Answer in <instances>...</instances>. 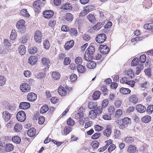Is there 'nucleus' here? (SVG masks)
I'll use <instances>...</instances> for the list:
<instances>
[{
    "label": "nucleus",
    "instance_id": "f257e3e1",
    "mask_svg": "<svg viewBox=\"0 0 153 153\" xmlns=\"http://www.w3.org/2000/svg\"><path fill=\"white\" fill-rule=\"evenodd\" d=\"M16 118L19 121L24 122L26 119L25 113L22 111H19L17 114Z\"/></svg>",
    "mask_w": 153,
    "mask_h": 153
},
{
    "label": "nucleus",
    "instance_id": "f03ea898",
    "mask_svg": "<svg viewBox=\"0 0 153 153\" xmlns=\"http://www.w3.org/2000/svg\"><path fill=\"white\" fill-rule=\"evenodd\" d=\"M25 23V22L24 20L21 19L19 20L16 23V27L17 28L24 32L26 29Z\"/></svg>",
    "mask_w": 153,
    "mask_h": 153
},
{
    "label": "nucleus",
    "instance_id": "7ed1b4c3",
    "mask_svg": "<svg viewBox=\"0 0 153 153\" xmlns=\"http://www.w3.org/2000/svg\"><path fill=\"white\" fill-rule=\"evenodd\" d=\"M106 39V36L104 33L98 34L96 37V41L99 43H102L104 42Z\"/></svg>",
    "mask_w": 153,
    "mask_h": 153
},
{
    "label": "nucleus",
    "instance_id": "20e7f679",
    "mask_svg": "<svg viewBox=\"0 0 153 153\" xmlns=\"http://www.w3.org/2000/svg\"><path fill=\"white\" fill-rule=\"evenodd\" d=\"M20 89L23 92H28L30 91V87L28 84L23 83L20 85Z\"/></svg>",
    "mask_w": 153,
    "mask_h": 153
},
{
    "label": "nucleus",
    "instance_id": "39448f33",
    "mask_svg": "<svg viewBox=\"0 0 153 153\" xmlns=\"http://www.w3.org/2000/svg\"><path fill=\"white\" fill-rule=\"evenodd\" d=\"M100 51L102 55H106L109 52V47L106 45H100Z\"/></svg>",
    "mask_w": 153,
    "mask_h": 153
},
{
    "label": "nucleus",
    "instance_id": "423d86ee",
    "mask_svg": "<svg viewBox=\"0 0 153 153\" xmlns=\"http://www.w3.org/2000/svg\"><path fill=\"white\" fill-rule=\"evenodd\" d=\"M42 35L41 32L39 31H36L34 33V39L36 42L40 43L42 41Z\"/></svg>",
    "mask_w": 153,
    "mask_h": 153
},
{
    "label": "nucleus",
    "instance_id": "0eeeda50",
    "mask_svg": "<svg viewBox=\"0 0 153 153\" xmlns=\"http://www.w3.org/2000/svg\"><path fill=\"white\" fill-rule=\"evenodd\" d=\"M41 1L40 0H37L35 1L33 4L34 10L35 12H39L41 9L40 4Z\"/></svg>",
    "mask_w": 153,
    "mask_h": 153
},
{
    "label": "nucleus",
    "instance_id": "6e6552de",
    "mask_svg": "<svg viewBox=\"0 0 153 153\" xmlns=\"http://www.w3.org/2000/svg\"><path fill=\"white\" fill-rule=\"evenodd\" d=\"M74 44V41L73 40H71L67 42L65 44L64 48L66 51L72 48Z\"/></svg>",
    "mask_w": 153,
    "mask_h": 153
},
{
    "label": "nucleus",
    "instance_id": "1a4fd4ad",
    "mask_svg": "<svg viewBox=\"0 0 153 153\" xmlns=\"http://www.w3.org/2000/svg\"><path fill=\"white\" fill-rule=\"evenodd\" d=\"M37 98V95L33 92L29 93L27 97L28 100L30 102L34 101Z\"/></svg>",
    "mask_w": 153,
    "mask_h": 153
},
{
    "label": "nucleus",
    "instance_id": "9d476101",
    "mask_svg": "<svg viewBox=\"0 0 153 153\" xmlns=\"http://www.w3.org/2000/svg\"><path fill=\"white\" fill-rule=\"evenodd\" d=\"M91 9V6H86L84 7L83 10L80 13V16L83 17L89 13Z\"/></svg>",
    "mask_w": 153,
    "mask_h": 153
},
{
    "label": "nucleus",
    "instance_id": "9b49d317",
    "mask_svg": "<svg viewBox=\"0 0 153 153\" xmlns=\"http://www.w3.org/2000/svg\"><path fill=\"white\" fill-rule=\"evenodd\" d=\"M53 12L51 10H47L44 11L43 13L44 16L46 19H50L53 16Z\"/></svg>",
    "mask_w": 153,
    "mask_h": 153
},
{
    "label": "nucleus",
    "instance_id": "f8f14e48",
    "mask_svg": "<svg viewBox=\"0 0 153 153\" xmlns=\"http://www.w3.org/2000/svg\"><path fill=\"white\" fill-rule=\"evenodd\" d=\"M136 110L137 112L139 113H143L146 110V108L144 106L141 104H138L136 106Z\"/></svg>",
    "mask_w": 153,
    "mask_h": 153
},
{
    "label": "nucleus",
    "instance_id": "ddd939ff",
    "mask_svg": "<svg viewBox=\"0 0 153 153\" xmlns=\"http://www.w3.org/2000/svg\"><path fill=\"white\" fill-rule=\"evenodd\" d=\"M19 107L21 109H26L30 107V104L28 102H23L20 103Z\"/></svg>",
    "mask_w": 153,
    "mask_h": 153
},
{
    "label": "nucleus",
    "instance_id": "4468645a",
    "mask_svg": "<svg viewBox=\"0 0 153 153\" xmlns=\"http://www.w3.org/2000/svg\"><path fill=\"white\" fill-rule=\"evenodd\" d=\"M58 91L59 94L61 96H65L67 93L65 89L62 86H60L59 88Z\"/></svg>",
    "mask_w": 153,
    "mask_h": 153
},
{
    "label": "nucleus",
    "instance_id": "2eb2a0df",
    "mask_svg": "<svg viewBox=\"0 0 153 153\" xmlns=\"http://www.w3.org/2000/svg\"><path fill=\"white\" fill-rule=\"evenodd\" d=\"M96 65L95 62L91 60L88 62L86 66L88 68L91 69L95 67Z\"/></svg>",
    "mask_w": 153,
    "mask_h": 153
},
{
    "label": "nucleus",
    "instance_id": "dca6fc26",
    "mask_svg": "<svg viewBox=\"0 0 153 153\" xmlns=\"http://www.w3.org/2000/svg\"><path fill=\"white\" fill-rule=\"evenodd\" d=\"M129 78L126 76L123 77L120 80V82L121 83H125L128 85H130L132 82L129 80Z\"/></svg>",
    "mask_w": 153,
    "mask_h": 153
},
{
    "label": "nucleus",
    "instance_id": "f3484780",
    "mask_svg": "<svg viewBox=\"0 0 153 153\" xmlns=\"http://www.w3.org/2000/svg\"><path fill=\"white\" fill-rule=\"evenodd\" d=\"M127 151L128 153H136V148L133 145H130L128 147Z\"/></svg>",
    "mask_w": 153,
    "mask_h": 153
},
{
    "label": "nucleus",
    "instance_id": "a211bd4d",
    "mask_svg": "<svg viewBox=\"0 0 153 153\" xmlns=\"http://www.w3.org/2000/svg\"><path fill=\"white\" fill-rule=\"evenodd\" d=\"M64 19L67 21L71 22L73 19V15L70 13H66L64 17Z\"/></svg>",
    "mask_w": 153,
    "mask_h": 153
},
{
    "label": "nucleus",
    "instance_id": "6ab92c4d",
    "mask_svg": "<svg viewBox=\"0 0 153 153\" xmlns=\"http://www.w3.org/2000/svg\"><path fill=\"white\" fill-rule=\"evenodd\" d=\"M18 51L21 55H24L26 52V49L25 46L23 45H20L18 48Z\"/></svg>",
    "mask_w": 153,
    "mask_h": 153
},
{
    "label": "nucleus",
    "instance_id": "aec40b11",
    "mask_svg": "<svg viewBox=\"0 0 153 153\" xmlns=\"http://www.w3.org/2000/svg\"><path fill=\"white\" fill-rule=\"evenodd\" d=\"M72 7L71 4H65L61 7V9L63 10L68 11V10H71Z\"/></svg>",
    "mask_w": 153,
    "mask_h": 153
},
{
    "label": "nucleus",
    "instance_id": "412c9836",
    "mask_svg": "<svg viewBox=\"0 0 153 153\" xmlns=\"http://www.w3.org/2000/svg\"><path fill=\"white\" fill-rule=\"evenodd\" d=\"M95 51V49L94 46L93 45H91L89 47L86 51V53H89L91 55L93 56V54Z\"/></svg>",
    "mask_w": 153,
    "mask_h": 153
},
{
    "label": "nucleus",
    "instance_id": "4be33fe9",
    "mask_svg": "<svg viewBox=\"0 0 153 153\" xmlns=\"http://www.w3.org/2000/svg\"><path fill=\"white\" fill-rule=\"evenodd\" d=\"M2 114L3 118L6 121L9 120L11 117L10 114L7 111H4Z\"/></svg>",
    "mask_w": 153,
    "mask_h": 153
},
{
    "label": "nucleus",
    "instance_id": "5701e85b",
    "mask_svg": "<svg viewBox=\"0 0 153 153\" xmlns=\"http://www.w3.org/2000/svg\"><path fill=\"white\" fill-rule=\"evenodd\" d=\"M141 120L143 122L145 123H147L151 121V117L149 115H146L142 117Z\"/></svg>",
    "mask_w": 153,
    "mask_h": 153
},
{
    "label": "nucleus",
    "instance_id": "b1692460",
    "mask_svg": "<svg viewBox=\"0 0 153 153\" xmlns=\"http://www.w3.org/2000/svg\"><path fill=\"white\" fill-rule=\"evenodd\" d=\"M77 68L79 73H83L86 71L85 68L82 65H78Z\"/></svg>",
    "mask_w": 153,
    "mask_h": 153
},
{
    "label": "nucleus",
    "instance_id": "393cba45",
    "mask_svg": "<svg viewBox=\"0 0 153 153\" xmlns=\"http://www.w3.org/2000/svg\"><path fill=\"white\" fill-rule=\"evenodd\" d=\"M36 58L35 56H31L28 59V62L31 65H33L36 63Z\"/></svg>",
    "mask_w": 153,
    "mask_h": 153
},
{
    "label": "nucleus",
    "instance_id": "a878e982",
    "mask_svg": "<svg viewBox=\"0 0 153 153\" xmlns=\"http://www.w3.org/2000/svg\"><path fill=\"white\" fill-rule=\"evenodd\" d=\"M97 106L96 102L93 101L90 102L88 104V107L89 109H94Z\"/></svg>",
    "mask_w": 153,
    "mask_h": 153
},
{
    "label": "nucleus",
    "instance_id": "bb28decb",
    "mask_svg": "<svg viewBox=\"0 0 153 153\" xmlns=\"http://www.w3.org/2000/svg\"><path fill=\"white\" fill-rule=\"evenodd\" d=\"M35 129L33 128H31L27 131V134L30 137H33L35 135Z\"/></svg>",
    "mask_w": 153,
    "mask_h": 153
},
{
    "label": "nucleus",
    "instance_id": "cd10ccee",
    "mask_svg": "<svg viewBox=\"0 0 153 153\" xmlns=\"http://www.w3.org/2000/svg\"><path fill=\"white\" fill-rule=\"evenodd\" d=\"M100 96V92L99 91H95L93 94L92 98L94 100H98Z\"/></svg>",
    "mask_w": 153,
    "mask_h": 153
},
{
    "label": "nucleus",
    "instance_id": "c85d7f7f",
    "mask_svg": "<svg viewBox=\"0 0 153 153\" xmlns=\"http://www.w3.org/2000/svg\"><path fill=\"white\" fill-rule=\"evenodd\" d=\"M120 91L123 94H126L130 93L131 92V91L128 88H122L120 89Z\"/></svg>",
    "mask_w": 153,
    "mask_h": 153
},
{
    "label": "nucleus",
    "instance_id": "c756f323",
    "mask_svg": "<svg viewBox=\"0 0 153 153\" xmlns=\"http://www.w3.org/2000/svg\"><path fill=\"white\" fill-rule=\"evenodd\" d=\"M87 18L89 21L92 23H94L96 21L95 18L92 14H89Z\"/></svg>",
    "mask_w": 153,
    "mask_h": 153
},
{
    "label": "nucleus",
    "instance_id": "7c9ffc66",
    "mask_svg": "<svg viewBox=\"0 0 153 153\" xmlns=\"http://www.w3.org/2000/svg\"><path fill=\"white\" fill-rule=\"evenodd\" d=\"M42 63L43 65L46 66L48 69L49 68V61L48 59L46 58H43L41 59Z\"/></svg>",
    "mask_w": 153,
    "mask_h": 153
},
{
    "label": "nucleus",
    "instance_id": "2f4dec72",
    "mask_svg": "<svg viewBox=\"0 0 153 153\" xmlns=\"http://www.w3.org/2000/svg\"><path fill=\"white\" fill-rule=\"evenodd\" d=\"M89 116L92 119H95L97 116V114L96 112L94 110H90L89 114Z\"/></svg>",
    "mask_w": 153,
    "mask_h": 153
},
{
    "label": "nucleus",
    "instance_id": "473e14b6",
    "mask_svg": "<svg viewBox=\"0 0 153 153\" xmlns=\"http://www.w3.org/2000/svg\"><path fill=\"white\" fill-rule=\"evenodd\" d=\"M71 130L72 129L71 127L70 126L66 127L64 128V132L62 134L66 135L69 133Z\"/></svg>",
    "mask_w": 153,
    "mask_h": 153
},
{
    "label": "nucleus",
    "instance_id": "72a5a7b5",
    "mask_svg": "<svg viewBox=\"0 0 153 153\" xmlns=\"http://www.w3.org/2000/svg\"><path fill=\"white\" fill-rule=\"evenodd\" d=\"M94 56L92 55H91L90 54H89V53H85L84 55V59L85 60L88 61L89 60H91L93 58Z\"/></svg>",
    "mask_w": 153,
    "mask_h": 153
},
{
    "label": "nucleus",
    "instance_id": "f704fd0d",
    "mask_svg": "<svg viewBox=\"0 0 153 153\" xmlns=\"http://www.w3.org/2000/svg\"><path fill=\"white\" fill-rule=\"evenodd\" d=\"M52 77L54 79L57 80L60 78V75L58 72H53L52 73Z\"/></svg>",
    "mask_w": 153,
    "mask_h": 153
},
{
    "label": "nucleus",
    "instance_id": "c9c22d12",
    "mask_svg": "<svg viewBox=\"0 0 153 153\" xmlns=\"http://www.w3.org/2000/svg\"><path fill=\"white\" fill-rule=\"evenodd\" d=\"M13 149V146L11 144L9 143L7 145L5 150L7 152H10L12 151Z\"/></svg>",
    "mask_w": 153,
    "mask_h": 153
},
{
    "label": "nucleus",
    "instance_id": "e433bc0d",
    "mask_svg": "<svg viewBox=\"0 0 153 153\" xmlns=\"http://www.w3.org/2000/svg\"><path fill=\"white\" fill-rule=\"evenodd\" d=\"M138 99L135 95H133L129 97V101L134 104L136 103Z\"/></svg>",
    "mask_w": 153,
    "mask_h": 153
},
{
    "label": "nucleus",
    "instance_id": "4c0bfd02",
    "mask_svg": "<svg viewBox=\"0 0 153 153\" xmlns=\"http://www.w3.org/2000/svg\"><path fill=\"white\" fill-rule=\"evenodd\" d=\"M145 4V7L147 8H150L152 5V3L151 0H146L144 2Z\"/></svg>",
    "mask_w": 153,
    "mask_h": 153
},
{
    "label": "nucleus",
    "instance_id": "58836bf2",
    "mask_svg": "<svg viewBox=\"0 0 153 153\" xmlns=\"http://www.w3.org/2000/svg\"><path fill=\"white\" fill-rule=\"evenodd\" d=\"M48 110V106L46 105L43 106L40 109V112L42 114H44Z\"/></svg>",
    "mask_w": 153,
    "mask_h": 153
},
{
    "label": "nucleus",
    "instance_id": "ea45409f",
    "mask_svg": "<svg viewBox=\"0 0 153 153\" xmlns=\"http://www.w3.org/2000/svg\"><path fill=\"white\" fill-rule=\"evenodd\" d=\"M91 145L93 149H96L99 146V143L96 140H95L92 142Z\"/></svg>",
    "mask_w": 153,
    "mask_h": 153
},
{
    "label": "nucleus",
    "instance_id": "a19ab883",
    "mask_svg": "<svg viewBox=\"0 0 153 153\" xmlns=\"http://www.w3.org/2000/svg\"><path fill=\"white\" fill-rule=\"evenodd\" d=\"M20 14L24 16L28 17L30 16V15L27 13L26 9H23L21 10Z\"/></svg>",
    "mask_w": 153,
    "mask_h": 153
},
{
    "label": "nucleus",
    "instance_id": "79ce46f5",
    "mask_svg": "<svg viewBox=\"0 0 153 153\" xmlns=\"http://www.w3.org/2000/svg\"><path fill=\"white\" fill-rule=\"evenodd\" d=\"M12 141L15 143H19L21 142V139L20 137L18 136H15L12 138Z\"/></svg>",
    "mask_w": 153,
    "mask_h": 153
},
{
    "label": "nucleus",
    "instance_id": "37998d69",
    "mask_svg": "<svg viewBox=\"0 0 153 153\" xmlns=\"http://www.w3.org/2000/svg\"><path fill=\"white\" fill-rule=\"evenodd\" d=\"M111 132V129L108 128L104 130L103 134L105 135L107 137H108L110 136Z\"/></svg>",
    "mask_w": 153,
    "mask_h": 153
},
{
    "label": "nucleus",
    "instance_id": "c03bdc74",
    "mask_svg": "<svg viewBox=\"0 0 153 153\" xmlns=\"http://www.w3.org/2000/svg\"><path fill=\"white\" fill-rule=\"evenodd\" d=\"M21 129V126L18 123H16L15 126L14 130L16 132H19Z\"/></svg>",
    "mask_w": 153,
    "mask_h": 153
},
{
    "label": "nucleus",
    "instance_id": "a18cd8bd",
    "mask_svg": "<svg viewBox=\"0 0 153 153\" xmlns=\"http://www.w3.org/2000/svg\"><path fill=\"white\" fill-rule=\"evenodd\" d=\"M102 26V25L101 23L98 22L94 26L93 28L95 30H99Z\"/></svg>",
    "mask_w": 153,
    "mask_h": 153
},
{
    "label": "nucleus",
    "instance_id": "49530a36",
    "mask_svg": "<svg viewBox=\"0 0 153 153\" xmlns=\"http://www.w3.org/2000/svg\"><path fill=\"white\" fill-rule=\"evenodd\" d=\"M16 36L15 30H12L10 36V39L13 40H14L16 38Z\"/></svg>",
    "mask_w": 153,
    "mask_h": 153
},
{
    "label": "nucleus",
    "instance_id": "de8ad7c7",
    "mask_svg": "<svg viewBox=\"0 0 153 153\" xmlns=\"http://www.w3.org/2000/svg\"><path fill=\"white\" fill-rule=\"evenodd\" d=\"M6 78L3 76H0V85L2 86L5 83Z\"/></svg>",
    "mask_w": 153,
    "mask_h": 153
},
{
    "label": "nucleus",
    "instance_id": "09e8293b",
    "mask_svg": "<svg viewBox=\"0 0 153 153\" xmlns=\"http://www.w3.org/2000/svg\"><path fill=\"white\" fill-rule=\"evenodd\" d=\"M146 112L149 114H150L152 113L153 111V105H149L146 109Z\"/></svg>",
    "mask_w": 153,
    "mask_h": 153
},
{
    "label": "nucleus",
    "instance_id": "8fccbe9b",
    "mask_svg": "<svg viewBox=\"0 0 153 153\" xmlns=\"http://www.w3.org/2000/svg\"><path fill=\"white\" fill-rule=\"evenodd\" d=\"M139 63L138 59L136 57L131 62V65L132 66H135Z\"/></svg>",
    "mask_w": 153,
    "mask_h": 153
},
{
    "label": "nucleus",
    "instance_id": "3c124183",
    "mask_svg": "<svg viewBox=\"0 0 153 153\" xmlns=\"http://www.w3.org/2000/svg\"><path fill=\"white\" fill-rule=\"evenodd\" d=\"M122 122L123 123L126 125L129 123H130L131 120L128 117H126L124 118L123 119Z\"/></svg>",
    "mask_w": 153,
    "mask_h": 153
},
{
    "label": "nucleus",
    "instance_id": "603ef678",
    "mask_svg": "<svg viewBox=\"0 0 153 153\" xmlns=\"http://www.w3.org/2000/svg\"><path fill=\"white\" fill-rule=\"evenodd\" d=\"M128 75L131 78H132L134 76V74L133 70L131 69H129L127 71Z\"/></svg>",
    "mask_w": 153,
    "mask_h": 153
},
{
    "label": "nucleus",
    "instance_id": "864d4df0",
    "mask_svg": "<svg viewBox=\"0 0 153 153\" xmlns=\"http://www.w3.org/2000/svg\"><path fill=\"white\" fill-rule=\"evenodd\" d=\"M75 62L76 64L78 65H81V64L82 63V59L79 57H77L75 59Z\"/></svg>",
    "mask_w": 153,
    "mask_h": 153
},
{
    "label": "nucleus",
    "instance_id": "5fc2aeb1",
    "mask_svg": "<svg viewBox=\"0 0 153 153\" xmlns=\"http://www.w3.org/2000/svg\"><path fill=\"white\" fill-rule=\"evenodd\" d=\"M134 141V139L131 137H127L125 138L124 141L126 143H130Z\"/></svg>",
    "mask_w": 153,
    "mask_h": 153
},
{
    "label": "nucleus",
    "instance_id": "6e6d98bb",
    "mask_svg": "<svg viewBox=\"0 0 153 153\" xmlns=\"http://www.w3.org/2000/svg\"><path fill=\"white\" fill-rule=\"evenodd\" d=\"M94 111H96V112L97 113V114H101L102 111V106H99L98 107H97L96 109L94 110Z\"/></svg>",
    "mask_w": 153,
    "mask_h": 153
},
{
    "label": "nucleus",
    "instance_id": "4d7b16f0",
    "mask_svg": "<svg viewBox=\"0 0 153 153\" xmlns=\"http://www.w3.org/2000/svg\"><path fill=\"white\" fill-rule=\"evenodd\" d=\"M104 57H102V55L99 53H97L94 56V59L96 60L101 59L102 61L104 59Z\"/></svg>",
    "mask_w": 153,
    "mask_h": 153
},
{
    "label": "nucleus",
    "instance_id": "13d9d810",
    "mask_svg": "<svg viewBox=\"0 0 153 153\" xmlns=\"http://www.w3.org/2000/svg\"><path fill=\"white\" fill-rule=\"evenodd\" d=\"M43 45L44 48L46 49H48L50 46L49 41L46 40H45L44 41L43 43Z\"/></svg>",
    "mask_w": 153,
    "mask_h": 153
},
{
    "label": "nucleus",
    "instance_id": "bf43d9fd",
    "mask_svg": "<svg viewBox=\"0 0 153 153\" xmlns=\"http://www.w3.org/2000/svg\"><path fill=\"white\" fill-rule=\"evenodd\" d=\"M116 148L115 146L113 144L111 143L108 148L109 152H111L113 151Z\"/></svg>",
    "mask_w": 153,
    "mask_h": 153
},
{
    "label": "nucleus",
    "instance_id": "052dcab7",
    "mask_svg": "<svg viewBox=\"0 0 153 153\" xmlns=\"http://www.w3.org/2000/svg\"><path fill=\"white\" fill-rule=\"evenodd\" d=\"M45 120V118L43 116H40L39 117L38 123L40 125L42 124Z\"/></svg>",
    "mask_w": 153,
    "mask_h": 153
},
{
    "label": "nucleus",
    "instance_id": "680f3d73",
    "mask_svg": "<svg viewBox=\"0 0 153 153\" xmlns=\"http://www.w3.org/2000/svg\"><path fill=\"white\" fill-rule=\"evenodd\" d=\"M122 102L119 100H117L114 102L115 106L117 108H119L121 105Z\"/></svg>",
    "mask_w": 153,
    "mask_h": 153
},
{
    "label": "nucleus",
    "instance_id": "e2e57ef3",
    "mask_svg": "<svg viewBox=\"0 0 153 153\" xmlns=\"http://www.w3.org/2000/svg\"><path fill=\"white\" fill-rule=\"evenodd\" d=\"M146 56L145 55H143L140 56V61L142 63H143L145 62L146 60Z\"/></svg>",
    "mask_w": 153,
    "mask_h": 153
},
{
    "label": "nucleus",
    "instance_id": "0e129e2a",
    "mask_svg": "<svg viewBox=\"0 0 153 153\" xmlns=\"http://www.w3.org/2000/svg\"><path fill=\"white\" fill-rule=\"evenodd\" d=\"M67 122L68 125L71 126L74 125L75 123L74 121L72 119L70 118L68 119Z\"/></svg>",
    "mask_w": 153,
    "mask_h": 153
},
{
    "label": "nucleus",
    "instance_id": "69168bd1",
    "mask_svg": "<svg viewBox=\"0 0 153 153\" xmlns=\"http://www.w3.org/2000/svg\"><path fill=\"white\" fill-rule=\"evenodd\" d=\"M100 135V133L99 132L95 133L91 136V138L95 140L99 138Z\"/></svg>",
    "mask_w": 153,
    "mask_h": 153
},
{
    "label": "nucleus",
    "instance_id": "338daca9",
    "mask_svg": "<svg viewBox=\"0 0 153 153\" xmlns=\"http://www.w3.org/2000/svg\"><path fill=\"white\" fill-rule=\"evenodd\" d=\"M71 62L70 59L68 57H65L64 60V64L67 65L70 64Z\"/></svg>",
    "mask_w": 153,
    "mask_h": 153
},
{
    "label": "nucleus",
    "instance_id": "774afa93",
    "mask_svg": "<svg viewBox=\"0 0 153 153\" xmlns=\"http://www.w3.org/2000/svg\"><path fill=\"white\" fill-rule=\"evenodd\" d=\"M122 114V111L120 109H119L117 110L115 113V117H120Z\"/></svg>",
    "mask_w": 153,
    "mask_h": 153
}]
</instances>
